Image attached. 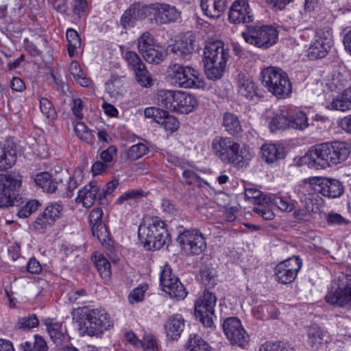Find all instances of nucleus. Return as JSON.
<instances>
[{
	"mask_svg": "<svg viewBox=\"0 0 351 351\" xmlns=\"http://www.w3.org/2000/svg\"><path fill=\"white\" fill-rule=\"evenodd\" d=\"M289 128L295 130H304L308 126V118L303 112H297L295 114H291L289 111Z\"/></svg>",
	"mask_w": 351,
	"mask_h": 351,
	"instance_id": "ea45409f",
	"label": "nucleus"
},
{
	"mask_svg": "<svg viewBox=\"0 0 351 351\" xmlns=\"http://www.w3.org/2000/svg\"><path fill=\"white\" fill-rule=\"evenodd\" d=\"M216 302V297L208 291H204L196 300L195 307V316L206 327H211L213 324V317L214 316V308Z\"/></svg>",
	"mask_w": 351,
	"mask_h": 351,
	"instance_id": "9b49d317",
	"label": "nucleus"
},
{
	"mask_svg": "<svg viewBox=\"0 0 351 351\" xmlns=\"http://www.w3.org/2000/svg\"><path fill=\"white\" fill-rule=\"evenodd\" d=\"M99 191V185L97 182H90L89 184L86 185L79 191L76 201L82 202L84 207L89 208L93 205L96 200Z\"/></svg>",
	"mask_w": 351,
	"mask_h": 351,
	"instance_id": "393cba45",
	"label": "nucleus"
},
{
	"mask_svg": "<svg viewBox=\"0 0 351 351\" xmlns=\"http://www.w3.org/2000/svg\"><path fill=\"white\" fill-rule=\"evenodd\" d=\"M45 324L47 326V332L51 339L57 346L62 345L69 340L66 330L63 328L62 324L59 322H53L51 319H46Z\"/></svg>",
	"mask_w": 351,
	"mask_h": 351,
	"instance_id": "bb28decb",
	"label": "nucleus"
},
{
	"mask_svg": "<svg viewBox=\"0 0 351 351\" xmlns=\"http://www.w3.org/2000/svg\"><path fill=\"white\" fill-rule=\"evenodd\" d=\"M40 205L38 200L32 199L18 210L17 215L20 218H26L35 212Z\"/></svg>",
	"mask_w": 351,
	"mask_h": 351,
	"instance_id": "09e8293b",
	"label": "nucleus"
},
{
	"mask_svg": "<svg viewBox=\"0 0 351 351\" xmlns=\"http://www.w3.org/2000/svg\"><path fill=\"white\" fill-rule=\"evenodd\" d=\"M66 36L68 41V53L70 57H73L75 49L81 45V39L77 31L73 29H68Z\"/></svg>",
	"mask_w": 351,
	"mask_h": 351,
	"instance_id": "79ce46f5",
	"label": "nucleus"
},
{
	"mask_svg": "<svg viewBox=\"0 0 351 351\" xmlns=\"http://www.w3.org/2000/svg\"><path fill=\"white\" fill-rule=\"evenodd\" d=\"M238 89L241 96L248 99H252L254 97H261L262 95L259 93L256 84L249 77L243 74L238 75Z\"/></svg>",
	"mask_w": 351,
	"mask_h": 351,
	"instance_id": "b1692460",
	"label": "nucleus"
},
{
	"mask_svg": "<svg viewBox=\"0 0 351 351\" xmlns=\"http://www.w3.org/2000/svg\"><path fill=\"white\" fill-rule=\"evenodd\" d=\"M176 111L188 114L192 112L197 106V101L194 96L182 91H178Z\"/></svg>",
	"mask_w": 351,
	"mask_h": 351,
	"instance_id": "c85d7f7f",
	"label": "nucleus"
},
{
	"mask_svg": "<svg viewBox=\"0 0 351 351\" xmlns=\"http://www.w3.org/2000/svg\"><path fill=\"white\" fill-rule=\"evenodd\" d=\"M160 123L167 131L174 132L179 127V121L174 117L166 115L163 119H160Z\"/></svg>",
	"mask_w": 351,
	"mask_h": 351,
	"instance_id": "680f3d73",
	"label": "nucleus"
},
{
	"mask_svg": "<svg viewBox=\"0 0 351 351\" xmlns=\"http://www.w3.org/2000/svg\"><path fill=\"white\" fill-rule=\"evenodd\" d=\"M211 148L215 155L223 162L242 167L252 158L246 146H241L230 137L216 136L212 141Z\"/></svg>",
	"mask_w": 351,
	"mask_h": 351,
	"instance_id": "f03ea898",
	"label": "nucleus"
},
{
	"mask_svg": "<svg viewBox=\"0 0 351 351\" xmlns=\"http://www.w3.org/2000/svg\"><path fill=\"white\" fill-rule=\"evenodd\" d=\"M134 72L137 82L141 86L148 88L153 85V80L145 65L143 66V68L138 67V69Z\"/></svg>",
	"mask_w": 351,
	"mask_h": 351,
	"instance_id": "a18cd8bd",
	"label": "nucleus"
},
{
	"mask_svg": "<svg viewBox=\"0 0 351 351\" xmlns=\"http://www.w3.org/2000/svg\"><path fill=\"white\" fill-rule=\"evenodd\" d=\"M318 210V206L314 205L312 200L308 199L306 202L304 208L296 210L293 213V215L298 221L309 222L315 219V215L317 213Z\"/></svg>",
	"mask_w": 351,
	"mask_h": 351,
	"instance_id": "c9c22d12",
	"label": "nucleus"
},
{
	"mask_svg": "<svg viewBox=\"0 0 351 351\" xmlns=\"http://www.w3.org/2000/svg\"><path fill=\"white\" fill-rule=\"evenodd\" d=\"M229 21L234 24L249 23L254 20V14L247 0L234 1L229 11Z\"/></svg>",
	"mask_w": 351,
	"mask_h": 351,
	"instance_id": "f3484780",
	"label": "nucleus"
},
{
	"mask_svg": "<svg viewBox=\"0 0 351 351\" xmlns=\"http://www.w3.org/2000/svg\"><path fill=\"white\" fill-rule=\"evenodd\" d=\"M204 55L205 63L215 65H226L229 56L228 49L224 48L223 42L219 40L208 42L205 46Z\"/></svg>",
	"mask_w": 351,
	"mask_h": 351,
	"instance_id": "6ab92c4d",
	"label": "nucleus"
},
{
	"mask_svg": "<svg viewBox=\"0 0 351 351\" xmlns=\"http://www.w3.org/2000/svg\"><path fill=\"white\" fill-rule=\"evenodd\" d=\"M245 41L258 48H269L278 40V32L271 25H247L241 33Z\"/></svg>",
	"mask_w": 351,
	"mask_h": 351,
	"instance_id": "39448f33",
	"label": "nucleus"
},
{
	"mask_svg": "<svg viewBox=\"0 0 351 351\" xmlns=\"http://www.w3.org/2000/svg\"><path fill=\"white\" fill-rule=\"evenodd\" d=\"M222 125L225 130L232 136H237L243 130L241 121L237 115L231 112H226L223 115Z\"/></svg>",
	"mask_w": 351,
	"mask_h": 351,
	"instance_id": "473e14b6",
	"label": "nucleus"
},
{
	"mask_svg": "<svg viewBox=\"0 0 351 351\" xmlns=\"http://www.w3.org/2000/svg\"><path fill=\"white\" fill-rule=\"evenodd\" d=\"M326 220L327 223L330 226H343L349 223L341 215L332 211L326 215Z\"/></svg>",
	"mask_w": 351,
	"mask_h": 351,
	"instance_id": "4d7b16f0",
	"label": "nucleus"
},
{
	"mask_svg": "<svg viewBox=\"0 0 351 351\" xmlns=\"http://www.w3.org/2000/svg\"><path fill=\"white\" fill-rule=\"evenodd\" d=\"M308 343L313 350H317L324 344L326 332L317 325H312L308 327Z\"/></svg>",
	"mask_w": 351,
	"mask_h": 351,
	"instance_id": "72a5a7b5",
	"label": "nucleus"
},
{
	"mask_svg": "<svg viewBox=\"0 0 351 351\" xmlns=\"http://www.w3.org/2000/svg\"><path fill=\"white\" fill-rule=\"evenodd\" d=\"M154 20L160 24H169L180 22L181 12L174 5L167 3H155L152 4Z\"/></svg>",
	"mask_w": 351,
	"mask_h": 351,
	"instance_id": "a211bd4d",
	"label": "nucleus"
},
{
	"mask_svg": "<svg viewBox=\"0 0 351 351\" xmlns=\"http://www.w3.org/2000/svg\"><path fill=\"white\" fill-rule=\"evenodd\" d=\"M169 76L172 84L181 88H199L202 84L199 71L178 63L170 66Z\"/></svg>",
	"mask_w": 351,
	"mask_h": 351,
	"instance_id": "0eeeda50",
	"label": "nucleus"
},
{
	"mask_svg": "<svg viewBox=\"0 0 351 351\" xmlns=\"http://www.w3.org/2000/svg\"><path fill=\"white\" fill-rule=\"evenodd\" d=\"M138 49L145 60L152 64H160L166 56L164 49L154 44L148 32H144L138 39Z\"/></svg>",
	"mask_w": 351,
	"mask_h": 351,
	"instance_id": "9d476101",
	"label": "nucleus"
},
{
	"mask_svg": "<svg viewBox=\"0 0 351 351\" xmlns=\"http://www.w3.org/2000/svg\"><path fill=\"white\" fill-rule=\"evenodd\" d=\"M40 109L43 114L47 118L54 119L56 116V111L51 101L45 97H42L39 100Z\"/></svg>",
	"mask_w": 351,
	"mask_h": 351,
	"instance_id": "3c124183",
	"label": "nucleus"
},
{
	"mask_svg": "<svg viewBox=\"0 0 351 351\" xmlns=\"http://www.w3.org/2000/svg\"><path fill=\"white\" fill-rule=\"evenodd\" d=\"M117 147L114 145L108 147L100 154L101 159L105 163L110 162L113 160L114 156L117 154Z\"/></svg>",
	"mask_w": 351,
	"mask_h": 351,
	"instance_id": "338daca9",
	"label": "nucleus"
},
{
	"mask_svg": "<svg viewBox=\"0 0 351 351\" xmlns=\"http://www.w3.org/2000/svg\"><path fill=\"white\" fill-rule=\"evenodd\" d=\"M182 249L189 254H199L206 248L203 234L197 229L186 230L177 239Z\"/></svg>",
	"mask_w": 351,
	"mask_h": 351,
	"instance_id": "f8f14e48",
	"label": "nucleus"
},
{
	"mask_svg": "<svg viewBox=\"0 0 351 351\" xmlns=\"http://www.w3.org/2000/svg\"><path fill=\"white\" fill-rule=\"evenodd\" d=\"M148 152V147L143 143L131 146L128 150V156L132 160H137L144 156Z\"/></svg>",
	"mask_w": 351,
	"mask_h": 351,
	"instance_id": "de8ad7c7",
	"label": "nucleus"
},
{
	"mask_svg": "<svg viewBox=\"0 0 351 351\" xmlns=\"http://www.w3.org/2000/svg\"><path fill=\"white\" fill-rule=\"evenodd\" d=\"M195 49V36L190 32L182 36L171 46V51L182 58L192 53Z\"/></svg>",
	"mask_w": 351,
	"mask_h": 351,
	"instance_id": "4be33fe9",
	"label": "nucleus"
},
{
	"mask_svg": "<svg viewBox=\"0 0 351 351\" xmlns=\"http://www.w3.org/2000/svg\"><path fill=\"white\" fill-rule=\"evenodd\" d=\"M289 110L280 109L271 118L269 122V128L271 132L289 128Z\"/></svg>",
	"mask_w": 351,
	"mask_h": 351,
	"instance_id": "2f4dec72",
	"label": "nucleus"
},
{
	"mask_svg": "<svg viewBox=\"0 0 351 351\" xmlns=\"http://www.w3.org/2000/svg\"><path fill=\"white\" fill-rule=\"evenodd\" d=\"M133 12H135L138 20L145 19L151 14L153 11L152 4L149 5H143L140 3H134L130 6Z\"/></svg>",
	"mask_w": 351,
	"mask_h": 351,
	"instance_id": "603ef678",
	"label": "nucleus"
},
{
	"mask_svg": "<svg viewBox=\"0 0 351 351\" xmlns=\"http://www.w3.org/2000/svg\"><path fill=\"white\" fill-rule=\"evenodd\" d=\"M34 182L43 191L49 193H54L58 188V182L52 178L48 172H41L37 174L34 178Z\"/></svg>",
	"mask_w": 351,
	"mask_h": 351,
	"instance_id": "f704fd0d",
	"label": "nucleus"
},
{
	"mask_svg": "<svg viewBox=\"0 0 351 351\" xmlns=\"http://www.w3.org/2000/svg\"><path fill=\"white\" fill-rule=\"evenodd\" d=\"M203 13L210 18H218L223 14L226 7V0H201Z\"/></svg>",
	"mask_w": 351,
	"mask_h": 351,
	"instance_id": "a878e982",
	"label": "nucleus"
},
{
	"mask_svg": "<svg viewBox=\"0 0 351 351\" xmlns=\"http://www.w3.org/2000/svg\"><path fill=\"white\" fill-rule=\"evenodd\" d=\"M311 189L318 193L328 198H337L343 193L342 183L336 179L313 177L308 179Z\"/></svg>",
	"mask_w": 351,
	"mask_h": 351,
	"instance_id": "ddd939ff",
	"label": "nucleus"
},
{
	"mask_svg": "<svg viewBox=\"0 0 351 351\" xmlns=\"http://www.w3.org/2000/svg\"><path fill=\"white\" fill-rule=\"evenodd\" d=\"M84 317V332L88 336H98L113 325L109 315L102 308H85Z\"/></svg>",
	"mask_w": 351,
	"mask_h": 351,
	"instance_id": "423d86ee",
	"label": "nucleus"
},
{
	"mask_svg": "<svg viewBox=\"0 0 351 351\" xmlns=\"http://www.w3.org/2000/svg\"><path fill=\"white\" fill-rule=\"evenodd\" d=\"M302 266V260L296 256L279 263L275 267L276 280L285 285L292 283Z\"/></svg>",
	"mask_w": 351,
	"mask_h": 351,
	"instance_id": "4468645a",
	"label": "nucleus"
},
{
	"mask_svg": "<svg viewBox=\"0 0 351 351\" xmlns=\"http://www.w3.org/2000/svg\"><path fill=\"white\" fill-rule=\"evenodd\" d=\"M177 93L176 90H159L156 93L158 105L162 108L176 111Z\"/></svg>",
	"mask_w": 351,
	"mask_h": 351,
	"instance_id": "c756f323",
	"label": "nucleus"
},
{
	"mask_svg": "<svg viewBox=\"0 0 351 351\" xmlns=\"http://www.w3.org/2000/svg\"><path fill=\"white\" fill-rule=\"evenodd\" d=\"M138 236L147 250H160L170 241L166 223L158 217H145L138 227Z\"/></svg>",
	"mask_w": 351,
	"mask_h": 351,
	"instance_id": "7ed1b4c3",
	"label": "nucleus"
},
{
	"mask_svg": "<svg viewBox=\"0 0 351 351\" xmlns=\"http://www.w3.org/2000/svg\"><path fill=\"white\" fill-rule=\"evenodd\" d=\"M330 110L345 112L351 109V87L346 88L341 95L332 99L328 106Z\"/></svg>",
	"mask_w": 351,
	"mask_h": 351,
	"instance_id": "7c9ffc66",
	"label": "nucleus"
},
{
	"mask_svg": "<svg viewBox=\"0 0 351 351\" xmlns=\"http://www.w3.org/2000/svg\"><path fill=\"white\" fill-rule=\"evenodd\" d=\"M330 48V40L317 34L308 48V56L312 60L322 58L327 55Z\"/></svg>",
	"mask_w": 351,
	"mask_h": 351,
	"instance_id": "5701e85b",
	"label": "nucleus"
},
{
	"mask_svg": "<svg viewBox=\"0 0 351 351\" xmlns=\"http://www.w3.org/2000/svg\"><path fill=\"white\" fill-rule=\"evenodd\" d=\"M145 288L144 286L138 287L131 291L128 296L129 302L131 304L138 302L143 300Z\"/></svg>",
	"mask_w": 351,
	"mask_h": 351,
	"instance_id": "69168bd1",
	"label": "nucleus"
},
{
	"mask_svg": "<svg viewBox=\"0 0 351 351\" xmlns=\"http://www.w3.org/2000/svg\"><path fill=\"white\" fill-rule=\"evenodd\" d=\"M76 135L84 142L88 144L94 143V134L88 129L86 125L82 123H77L74 128Z\"/></svg>",
	"mask_w": 351,
	"mask_h": 351,
	"instance_id": "c03bdc74",
	"label": "nucleus"
},
{
	"mask_svg": "<svg viewBox=\"0 0 351 351\" xmlns=\"http://www.w3.org/2000/svg\"><path fill=\"white\" fill-rule=\"evenodd\" d=\"M184 328V320L178 314L169 317L165 324L166 335L171 339H177Z\"/></svg>",
	"mask_w": 351,
	"mask_h": 351,
	"instance_id": "cd10ccee",
	"label": "nucleus"
},
{
	"mask_svg": "<svg viewBox=\"0 0 351 351\" xmlns=\"http://www.w3.org/2000/svg\"><path fill=\"white\" fill-rule=\"evenodd\" d=\"M145 351H157V345L155 338L152 335H146L140 342V345Z\"/></svg>",
	"mask_w": 351,
	"mask_h": 351,
	"instance_id": "e2e57ef3",
	"label": "nucleus"
},
{
	"mask_svg": "<svg viewBox=\"0 0 351 351\" xmlns=\"http://www.w3.org/2000/svg\"><path fill=\"white\" fill-rule=\"evenodd\" d=\"M93 260L101 278L108 281L111 276L109 261L102 254L95 255Z\"/></svg>",
	"mask_w": 351,
	"mask_h": 351,
	"instance_id": "4c0bfd02",
	"label": "nucleus"
},
{
	"mask_svg": "<svg viewBox=\"0 0 351 351\" xmlns=\"http://www.w3.org/2000/svg\"><path fill=\"white\" fill-rule=\"evenodd\" d=\"M269 202L276 206L282 211L291 212L295 208L292 202L278 196L269 197Z\"/></svg>",
	"mask_w": 351,
	"mask_h": 351,
	"instance_id": "8fccbe9b",
	"label": "nucleus"
},
{
	"mask_svg": "<svg viewBox=\"0 0 351 351\" xmlns=\"http://www.w3.org/2000/svg\"><path fill=\"white\" fill-rule=\"evenodd\" d=\"M261 153L263 159L268 163L274 162L284 157V152L274 144L263 145L261 147Z\"/></svg>",
	"mask_w": 351,
	"mask_h": 351,
	"instance_id": "e433bc0d",
	"label": "nucleus"
},
{
	"mask_svg": "<svg viewBox=\"0 0 351 351\" xmlns=\"http://www.w3.org/2000/svg\"><path fill=\"white\" fill-rule=\"evenodd\" d=\"M350 153L346 143L335 141L315 145L309 150L306 158L308 166L319 169L345 161Z\"/></svg>",
	"mask_w": 351,
	"mask_h": 351,
	"instance_id": "f257e3e1",
	"label": "nucleus"
},
{
	"mask_svg": "<svg viewBox=\"0 0 351 351\" xmlns=\"http://www.w3.org/2000/svg\"><path fill=\"white\" fill-rule=\"evenodd\" d=\"M326 301L339 307L351 308V274H342L338 278V285L325 296Z\"/></svg>",
	"mask_w": 351,
	"mask_h": 351,
	"instance_id": "6e6552de",
	"label": "nucleus"
},
{
	"mask_svg": "<svg viewBox=\"0 0 351 351\" xmlns=\"http://www.w3.org/2000/svg\"><path fill=\"white\" fill-rule=\"evenodd\" d=\"M185 351H211V347L202 337L191 335L187 341Z\"/></svg>",
	"mask_w": 351,
	"mask_h": 351,
	"instance_id": "58836bf2",
	"label": "nucleus"
},
{
	"mask_svg": "<svg viewBox=\"0 0 351 351\" xmlns=\"http://www.w3.org/2000/svg\"><path fill=\"white\" fill-rule=\"evenodd\" d=\"M22 184V176L19 172L0 173V193L7 195L19 191Z\"/></svg>",
	"mask_w": 351,
	"mask_h": 351,
	"instance_id": "412c9836",
	"label": "nucleus"
},
{
	"mask_svg": "<svg viewBox=\"0 0 351 351\" xmlns=\"http://www.w3.org/2000/svg\"><path fill=\"white\" fill-rule=\"evenodd\" d=\"M226 65L205 63V73L209 80L220 79L223 74Z\"/></svg>",
	"mask_w": 351,
	"mask_h": 351,
	"instance_id": "49530a36",
	"label": "nucleus"
},
{
	"mask_svg": "<svg viewBox=\"0 0 351 351\" xmlns=\"http://www.w3.org/2000/svg\"><path fill=\"white\" fill-rule=\"evenodd\" d=\"M17 159V146L12 138L0 143V170H7L14 166Z\"/></svg>",
	"mask_w": 351,
	"mask_h": 351,
	"instance_id": "aec40b11",
	"label": "nucleus"
},
{
	"mask_svg": "<svg viewBox=\"0 0 351 351\" xmlns=\"http://www.w3.org/2000/svg\"><path fill=\"white\" fill-rule=\"evenodd\" d=\"M253 211L258 214L260 216H261L263 219L266 220H271L274 217V213L269 208L264 206L254 207L253 208Z\"/></svg>",
	"mask_w": 351,
	"mask_h": 351,
	"instance_id": "774afa93",
	"label": "nucleus"
},
{
	"mask_svg": "<svg viewBox=\"0 0 351 351\" xmlns=\"http://www.w3.org/2000/svg\"><path fill=\"white\" fill-rule=\"evenodd\" d=\"M183 179L187 184H193L199 187L202 186V183L206 184V182L202 180L193 171L184 170L182 172Z\"/></svg>",
	"mask_w": 351,
	"mask_h": 351,
	"instance_id": "6e6d98bb",
	"label": "nucleus"
},
{
	"mask_svg": "<svg viewBox=\"0 0 351 351\" xmlns=\"http://www.w3.org/2000/svg\"><path fill=\"white\" fill-rule=\"evenodd\" d=\"M261 77L263 86L278 98H286L292 93L291 83L282 69L275 66L265 68Z\"/></svg>",
	"mask_w": 351,
	"mask_h": 351,
	"instance_id": "20e7f679",
	"label": "nucleus"
},
{
	"mask_svg": "<svg viewBox=\"0 0 351 351\" xmlns=\"http://www.w3.org/2000/svg\"><path fill=\"white\" fill-rule=\"evenodd\" d=\"M62 210V204L56 202L50 204L38 215L33 224V228L39 232H43L54 224L55 221L60 217Z\"/></svg>",
	"mask_w": 351,
	"mask_h": 351,
	"instance_id": "dca6fc26",
	"label": "nucleus"
},
{
	"mask_svg": "<svg viewBox=\"0 0 351 351\" xmlns=\"http://www.w3.org/2000/svg\"><path fill=\"white\" fill-rule=\"evenodd\" d=\"M259 351H293L282 342H267L262 345Z\"/></svg>",
	"mask_w": 351,
	"mask_h": 351,
	"instance_id": "052dcab7",
	"label": "nucleus"
},
{
	"mask_svg": "<svg viewBox=\"0 0 351 351\" xmlns=\"http://www.w3.org/2000/svg\"><path fill=\"white\" fill-rule=\"evenodd\" d=\"M223 332L232 344L244 348L249 342L250 337L241 320L236 317L226 318L223 324Z\"/></svg>",
	"mask_w": 351,
	"mask_h": 351,
	"instance_id": "2eb2a0df",
	"label": "nucleus"
},
{
	"mask_svg": "<svg viewBox=\"0 0 351 351\" xmlns=\"http://www.w3.org/2000/svg\"><path fill=\"white\" fill-rule=\"evenodd\" d=\"M125 58L134 71L137 70L138 67L143 68V66L145 65L140 57L134 51H130L126 52Z\"/></svg>",
	"mask_w": 351,
	"mask_h": 351,
	"instance_id": "13d9d810",
	"label": "nucleus"
},
{
	"mask_svg": "<svg viewBox=\"0 0 351 351\" xmlns=\"http://www.w3.org/2000/svg\"><path fill=\"white\" fill-rule=\"evenodd\" d=\"M93 236L97 237V239L102 244L109 240V234L104 223H99L96 226L91 228Z\"/></svg>",
	"mask_w": 351,
	"mask_h": 351,
	"instance_id": "864d4df0",
	"label": "nucleus"
},
{
	"mask_svg": "<svg viewBox=\"0 0 351 351\" xmlns=\"http://www.w3.org/2000/svg\"><path fill=\"white\" fill-rule=\"evenodd\" d=\"M144 196V192L142 190H131L124 193L117 200L118 204H122L125 201H136Z\"/></svg>",
	"mask_w": 351,
	"mask_h": 351,
	"instance_id": "bf43d9fd",
	"label": "nucleus"
},
{
	"mask_svg": "<svg viewBox=\"0 0 351 351\" xmlns=\"http://www.w3.org/2000/svg\"><path fill=\"white\" fill-rule=\"evenodd\" d=\"M103 211L100 208H93L90 211L89 214V222L91 226V228L93 226H96L99 223H104L101 219Z\"/></svg>",
	"mask_w": 351,
	"mask_h": 351,
	"instance_id": "0e129e2a",
	"label": "nucleus"
},
{
	"mask_svg": "<svg viewBox=\"0 0 351 351\" xmlns=\"http://www.w3.org/2000/svg\"><path fill=\"white\" fill-rule=\"evenodd\" d=\"M160 282L162 291L171 298L184 299L187 292L179 278L173 274L172 269L168 264L161 267Z\"/></svg>",
	"mask_w": 351,
	"mask_h": 351,
	"instance_id": "1a4fd4ad",
	"label": "nucleus"
},
{
	"mask_svg": "<svg viewBox=\"0 0 351 351\" xmlns=\"http://www.w3.org/2000/svg\"><path fill=\"white\" fill-rule=\"evenodd\" d=\"M38 319L36 315H29L28 316L19 317L14 325V328L16 330H29L38 325Z\"/></svg>",
	"mask_w": 351,
	"mask_h": 351,
	"instance_id": "37998d69",
	"label": "nucleus"
},
{
	"mask_svg": "<svg viewBox=\"0 0 351 351\" xmlns=\"http://www.w3.org/2000/svg\"><path fill=\"white\" fill-rule=\"evenodd\" d=\"M22 351H47L45 340L39 335H35L33 341H25L21 344Z\"/></svg>",
	"mask_w": 351,
	"mask_h": 351,
	"instance_id": "a19ab883",
	"label": "nucleus"
},
{
	"mask_svg": "<svg viewBox=\"0 0 351 351\" xmlns=\"http://www.w3.org/2000/svg\"><path fill=\"white\" fill-rule=\"evenodd\" d=\"M136 14L133 10L130 7L125 11L121 19V25L123 28L126 29L128 27H133L136 22L138 21Z\"/></svg>",
	"mask_w": 351,
	"mask_h": 351,
	"instance_id": "5fc2aeb1",
	"label": "nucleus"
}]
</instances>
